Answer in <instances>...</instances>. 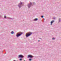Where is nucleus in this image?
<instances>
[{
    "mask_svg": "<svg viewBox=\"0 0 61 61\" xmlns=\"http://www.w3.org/2000/svg\"><path fill=\"white\" fill-rule=\"evenodd\" d=\"M29 60L30 61H31V60H32V59H29Z\"/></svg>",
    "mask_w": 61,
    "mask_h": 61,
    "instance_id": "obj_13",
    "label": "nucleus"
},
{
    "mask_svg": "<svg viewBox=\"0 0 61 61\" xmlns=\"http://www.w3.org/2000/svg\"><path fill=\"white\" fill-rule=\"evenodd\" d=\"M40 41V40H38V42H39Z\"/></svg>",
    "mask_w": 61,
    "mask_h": 61,
    "instance_id": "obj_19",
    "label": "nucleus"
},
{
    "mask_svg": "<svg viewBox=\"0 0 61 61\" xmlns=\"http://www.w3.org/2000/svg\"><path fill=\"white\" fill-rule=\"evenodd\" d=\"M38 20V19H37V18H36V19H34V21H36Z\"/></svg>",
    "mask_w": 61,
    "mask_h": 61,
    "instance_id": "obj_9",
    "label": "nucleus"
},
{
    "mask_svg": "<svg viewBox=\"0 0 61 61\" xmlns=\"http://www.w3.org/2000/svg\"><path fill=\"white\" fill-rule=\"evenodd\" d=\"M58 20L59 23V22H61V19H60V18H59Z\"/></svg>",
    "mask_w": 61,
    "mask_h": 61,
    "instance_id": "obj_8",
    "label": "nucleus"
},
{
    "mask_svg": "<svg viewBox=\"0 0 61 61\" xmlns=\"http://www.w3.org/2000/svg\"><path fill=\"white\" fill-rule=\"evenodd\" d=\"M11 34H14V31H12L11 32Z\"/></svg>",
    "mask_w": 61,
    "mask_h": 61,
    "instance_id": "obj_12",
    "label": "nucleus"
},
{
    "mask_svg": "<svg viewBox=\"0 0 61 61\" xmlns=\"http://www.w3.org/2000/svg\"><path fill=\"white\" fill-rule=\"evenodd\" d=\"M17 34H18L16 35L17 37H19V36H20L21 35L23 34V33L22 32H19L17 33Z\"/></svg>",
    "mask_w": 61,
    "mask_h": 61,
    "instance_id": "obj_3",
    "label": "nucleus"
},
{
    "mask_svg": "<svg viewBox=\"0 0 61 61\" xmlns=\"http://www.w3.org/2000/svg\"><path fill=\"white\" fill-rule=\"evenodd\" d=\"M40 38V39H41V38Z\"/></svg>",
    "mask_w": 61,
    "mask_h": 61,
    "instance_id": "obj_20",
    "label": "nucleus"
},
{
    "mask_svg": "<svg viewBox=\"0 0 61 61\" xmlns=\"http://www.w3.org/2000/svg\"><path fill=\"white\" fill-rule=\"evenodd\" d=\"M34 56L32 55H29L28 56V57H27V58H29V57H30V58H33V57H34Z\"/></svg>",
    "mask_w": 61,
    "mask_h": 61,
    "instance_id": "obj_5",
    "label": "nucleus"
},
{
    "mask_svg": "<svg viewBox=\"0 0 61 61\" xmlns=\"http://www.w3.org/2000/svg\"><path fill=\"white\" fill-rule=\"evenodd\" d=\"M22 5H23V3L22 2H21L20 3L18 4V6L19 7V8H20L22 6Z\"/></svg>",
    "mask_w": 61,
    "mask_h": 61,
    "instance_id": "obj_4",
    "label": "nucleus"
},
{
    "mask_svg": "<svg viewBox=\"0 0 61 61\" xmlns=\"http://www.w3.org/2000/svg\"><path fill=\"white\" fill-rule=\"evenodd\" d=\"M8 18H9V17H7V19H8Z\"/></svg>",
    "mask_w": 61,
    "mask_h": 61,
    "instance_id": "obj_18",
    "label": "nucleus"
},
{
    "mask_svg": "<svg viewBox=\"0 0 61 61\" xmlns=\"http://www.w3.org/2000/svg\"><path fill=\"white\" fill-rule=\"evenodd\" d=\"M54 22H55V20H52L51 22V25H52V23H54Z\"/></svg>",
    "mask_w": 61,
    "mask_h": 61,
    "instance_id": "obj_7",
    "label": "nucleus"
},
{
    "mask_svg": "<svg viewBox=\"0 0 61 61\" xmlns=\"http://www.w3.org/2000/svg\"><path fill=\"white\" fill-rule=\"evenodd\" d=\"M34 5H36V3L35 2H33V4L32 2H30V4H28V6L29 8H30L31 6H33Z\"/></svg>",
    "mask_w": 61,
    "mask_h": 61,
    "instance_id": "obj_1",
    "label": "nucleus"
},
{
    "mask_svg": "<svg viewBox=\"0 0 61 61\" xmlns=\"http://www.w3.org/2000/svg\"><path fill=\"white\" fill-rule=\"evenodd\" d=\"M22 60V59H20V61H21V60Z\"/></svg>",
    "mask_w": 61,
    "mask_h": 61,
    "instance_id": "obj_15",
    "label": "nucleus"
},
{
    "mask_svg": "<svg viewBox=\"0 0 61 61\" xmlns=\"http://www.w3.org/2000/svg\"><path fill=\"white\" fill-rule=\"evenodd\" d=\"M41 17L42 18H43V17H44V16H43V15H42L41 16Z\"/></svg>",
    "mask_w": 61,
    "mask_h": 61,
    "instance_id": "obj_16",
    "label": "nucleus"
},
{
    "mask_svg": "<svg viewBox=\"0 0 61 61\" xmlns=\"http://www.w3.org/2000/svg\"><path fill=\"white\" fill-rule=\"evenodd\" d=\"M24 61H25L24 60Z\"/></svg>",
    "mask_w": 61,
    "mask_h": 61,
    "instance_id": "obj_22",
    "label": "nucleus"
},
{
    "mask_svg": "<svg viewBox=\"0 0 61 61\" xmlns=\"http://www.w3.org/2000/svg\"><path fill=\"white\" fill-rule=\"evenodd\" d=\"M6 16H5L4 17V18H6Z\"/></svg>",
    "mask_w": 61,
    "mask_h": 61,
    "instance_id": "obj_17",
    "label": "nucleus"
},
{
    "mask_svg": "<svg viewBox=\"0 0 61 61\" xmlns=\"http://www.w3.org/2000/svg\"><path fill=\"white\" fill-rule=\"evenodd\" d=\"M18 56L19 57H18V58H19V57L20 58H23V56L22 55H20Z\"/></svg>",
    "mask_w": 61,
    "mask_h": 61,
    "instance_id": "obj_6",
    "label": "nucleus"
},
{
    "mask_svg": "<svg viewBox=\"0 0 61 61\" xmlns=\"http://www.w3.org/2000/svg\"><path fill=\"white\" fill-rule=\"evenodd\" d=\"M56 17H53L52 19H53V20H56Z\"/></svg>",
    "mask_w": 61,
    "mask_h": 61,
    "instance_id": "obj_10",
    "label": "nucleus"
},
{
    "mask_svg": "<svg viewBox=\"0 0 61 61\" xmlns=\"http://www.w3.org/2000/svg\"><path fill=\"white\" fill-rule=\"evenodd\" d=\"M55 38H52V40H55Z\"/></svg>",
    "mask_w": 61,
    "mask_h": 61,
    "instance_id": "obj_14",
    "label": "nucleus"
},
{
    "mask_svg": "<svg viewBox=\"0 0 61 61\" xmlns=\"http://www.w3.org/2000/svg\"><path fill=\"white\" fill-rule=\"evenodd\" d=\"M1 15H0V17H1Z\"/></svg>",
    "mask_w": 61,
    "mask_h": 61,
    "instance_id": "obj_21",
    "label": "nucleus"
},
{
    "mask_svg": "<svg viewBox=\"0 0 61 61\" xmlns=\"http://www.w3.org/2000/svg\"><path fill=\"white\" fill-rule=\"evenodd\" d=\"M32 34V33L31 32H28L26 33V37H29L30 35Z\"/></svg>",
    "mask_w": 61,
    "mask_h": 61,
    "instance_id": "obj_2",
    "label": "nucleus"
},
{
    "mask_svg": "<svg viewBox=\"0 0 61 61\" xmlns=\"http://www.w3.org/2000/svg\"><path fill=\"white\" fill-rule=\"evenodd\" d=\"M8 19H11L12 20L13 19L12 18H11L10 17H9Z\"/></svg>",
    "mask_w": 61,
    "mask_h": 61,
    "instance_id": "obj_11",
    "label": "nucleus"
}]
</instances>
